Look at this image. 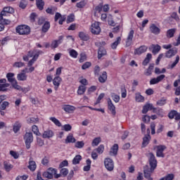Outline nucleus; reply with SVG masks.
Returning <instances> with one entry per match:
<instances>
[{
  "mask_svg": "<svg viewBox=\"0 0 180 180\" xmlns=\"http://www.w3.org/2000/svg\"><path fill=\"white\" fill-rule=\"evenodd\" d=\"M26 71H27V68L22 70L21 73L17 75L18 81H26L27 79V75H26Z\"/></svg>",
  "mask_w": 180,
  "mask_h": 180,
  "instance_id": "obj_18",
  "label": "nucleus"
},
{
  "mask_svg": "<svg viewBox=\"0 0 180 180\" xmlns=\"http://www.w3.org/2000/svg\"><path fill=\"white\" fill-rule=\"evenodd\" d=\"M122 41V38L120 37H117V39L115 41H114L112 44H111V49L112 50H116L117 49V46H119V44Z\"/></svg>",
  "mask_w": 180,
  "mask_h": 180,
  "instance_id": "obj_36",
  "label": "nucleus"
},
{
  "mask_svg": "<svg viewBox=\"0 0 180 180\" xmlns=\"http://www.w3.org/2000/svg\"><path fill=\"white\" fill-rule=\"evenodd\" d=\"M90 31L92 34H99L101 32V26H99V22L95 21L91 24Z\"/></svg>",
  "mask_w": 180,
  "mask_h": 180,
  "instance_id": "obj_7",
  "label": "nucleus"
},
{
  "mask_svg": "<svg viewBox=\"0 0 180 180\" xmlns=\"http://www.w3.org/2000/svg\"><path fill=\"white\" fill-rule=\"evenodd\" d=\"M108 80V72L106 71H103L102 74L98 77V82L101 84H105Z\"/></svg>",
  "mask_w": 180,
  "mask_h": 180,
  "instance_id": "obj_24",
  "label": "nucleus"
},
{
  "mask_svg": "<svg viewBox=\"0 0 180 180\" xmlns=\"http://www.w3.org/2000/svg\"><path fill=\"white\" fill-rule=\"evenodd\" d=\"M108 108L111 112L112 116H116V106H115L110 98L108 100Z\"/></svg>",
  "mask_w": 180,
  "mask_h": 180,
  "instance_id": "obj_12",
  "label": "nucleus"
},
{
  "mask_svg": "<svg viewBox=\"0 0 180 180\" xmlns=\"http://www.w3.org/2000/svg\"><path fill=\"white\" fill-rule=\"evenodd\" d=\"M148 162L149 165L150 167V169L152 171H154L157 168V165L158 164V161H157V158H155V155H154V153H149Z\"/></svg>",
  "mask_w": 180,
  "mask_h": 180,
  "instance_id": "obj_5",
  "label": "nucleus"
},
{
  "mask_svg": "<svg viewBox=\"0 0 180 180\" xmlns=\"http://www.w3.org/2000/svg\"><path fill=\"white\" fill-rule=\"evenodd\" d=\"M149 30L150 33H153V34L158 35L161 33V29L154 23L150 24Z\"/></svg>",
  "mask_w": 180,
  "mask_h": 180,
  "instance_id": "obj_11",
  "label": "nucleus"
},
{
  "mask_svg": "<svg viewBox=\"0 0 180 180\" xmlns=\"http://www.w3.org/2000/svg\"><path fill=\"white\" fill-rule=\"evenodd\" d=\"M6 77L7 78L8 82L11 84V86L13 88V89H16L17 91H23L22 86L18 84V80H16V78H15V73L8 72Z\"/></svg>",
  "mask_w": 180,
  "mask_h": 180,
  "instance_id": "obj_1",
  "label": "nucleus"
},
{
  "mask_svg": "<svg viewBox=\"0 0 180 180\" xmlns=\"http://www.w3.org/2000/svg\"><path fill=\"white\" fill-rule=\"evenodd\" d=\"M36 1V6L39 11H43L44 9V5L46 3L43 0H35Z\"/></svg>",
  "mask_w": 180,
  "mask_h": 180,
  "instance_id": "obj_28",
  "label": "nucleus"
},
{
  "mask_svg": "<svg viewBox=\"0 0 180 180\" xmlns=\"http://www.w3.org/2000/svg\"><path fill=\"white\" fill-rule=\"evenodd\" d=\"M84 146H85V143L83 141H77L75 145L76 148H84Z\"/></svg>",
  "mask_w": 180,
  "mask_h": 180,
  "instance_id": "obj_48",
  "label": "nucleus"
},
{
  "mask_svg": "<svg viewBox=\"0 0 180 180\" xmlns=\"http://www.w3.org/2000/svg\"><path fill=\"white\" fill-rule=\"evenodd\" d=\"M78 36L80 40H82V41H88V40L91 39L89 34L84 32H79Z\"/></svg>",
  "mask_w": 180,
  "mask_h": 180,
  "instance_id": "obj_20",
  "label": "nucleus"
},
{
  "mask_svg": "<svg viewBox=\"0 0 180 180\" xmlns=\"http://www.w3.org/2000/svg\"><path fill=\"white\" fill-rule=\"evenodd\" d=\"M56 11H57V7H48L46 9V12L49 15H54V12H56Z\"/></svg>",
  "mask_w": 180,
  "mask_h": 180,
  "instance_id": "obj_44",
  "label": "nucleus"
},
{
  "mask_svg": "<svg viewBox=\"0 0 180 180\" xmlns=\"http://www.w3.org/2000/svg\"><path fill=\"white\" fill-rule=\"evenodd\" d=\"M119 151V145L117 143H115L110 150L109 154L112 157H116L117 155V153Z\"/></svg>",
  "mask_w": 180,
  "mask_h": 180,
  "instance_id": "obj_17",
  "label": "nucleus"
},
{
  "mask_svg": "<svg viewBox=\"0 0 180 180\" xmlns=\"http://www.w3.org/2000/svg\"><path fill=\"white\" fill-rule=\"evenodd\" d=\"M86 91V87L85 86L80 85L77 89L78 95H84Z\"/></svg>",
  "mask_w": 180,
  "mask_h": 180,
  "instance_id": "obj_41",
  "label": "nucleus"
},
{
  "mask_svg": "<svg viewBox=\"0 0 180 180\" xmlns=\"http://www.w3.org/2000/svg\"><path fill=\"white\" fill-rule=\"evenodd\" d=\"M94 75H96V77H99V74L101 73V67H99V65H96L94 67Z\"/></svg>",
  "mask_w": 180,
  "mask_h": 180,
  "instance_id": "obj_51",
  "label": "nucleus"
},
{
  "mask_svg": "<svg viewBox=\"0 0 180 180\" xmlns=\"http://www.w3.org/2000/svg\"><path fill=\"white\" fill-rule=\"evenodd\" d=\"M58 46H60L58 42H57V40H53L52 41L51 44V48L52 49H57V47H58Z\"/></svg>",
  "mask_w": 180,
  "mask_h": 180,
  "instance_id": "obj_61",
  "label": "nucleus"
},
{
  "mask_svg": "<svg viewBox=\"0 0 180 180\" xmlns=\"http://www.w3.org/2000/svg\"><path fill=\"white\" fill-rule=\"evenodd\" d=\"M12 168H13V166H12L10 163L4 162V169L7 172H9Z\"/></svg>",
  "mask_w": 180,
  "mask_h": 180,
  "instance_id": "obj_53",
  "label": "nucleus"
},
{
  "mask_svg": "<svg viewBox=\"0 0 180 180\" xmlns=\"http://www.w3.org/2000/svg\"><path fill=\"white\" fill-rule=\"evenodd\" d=\"M179 60H180V58H179V55H177L176 56L175 60L172 64L168 65V68L170 70L175 68V67H176V65L178 64V63H179Z\"/></svg>",
  "mask_w": 180,
  "mask_h": 180,
  "instance_id": "obj_34",
  "label": "nucleus"
},
{
  "mask_svg": "<svg viewBox=\"0 0 180 180\" xmlns=\"http://www.w3.org/2000/svg\"><path fill=\"white\" fill-rule=\"evenodd\" d=\"M91 65H92V63H91V62H86L84 63L82 66V69L83 70H87V68H89V67H91Z\"/></svg>",
  "mask_w": 180,
  "mask_h": 180,
  "instance_id": "obj_60",
  "label": "nucleus"
},
{
  "mask_svg": "<svg viewBox=\"0 0 180 180\" xmlns=\"http://www.w3.org/2000/svg\"><path fill=\"white\" fill-rule=\"evenodd\" d=\"M75 19V15L73 13L70 14V15L68 16L67 23H71L74 22Z\"/></svg>",
  "mask_w": 180,
  "mask_h": 180,
  "instance_id": "obj_52",
  "label": "nucleus"
},
{
  "mask_svg": "<svg viewBox=\"0 0 180 180\" xmlns=\"http://www.w3.org/2000/svg\"><path fill=\"white\" fill-rule=\"evenodd\" d=\"M75 141H77V139L74 138V135H72V134H69L66 137L65 142L66 144H68L70 143H75Z\"/></svg>",
  "mask_w": 180,
  "mask_h": 180,
  "instance_id": "obj_32",
  "label": "nucleus"
},
{
  "mask_svg": "<svg viewBox=\"0 0 180 180\" xmlns=\"http://www.w3.org/2000/svg\"><path fill=\"white\" fill-rule=\"evenodd\" d=\"M148 49L147 46L142 45L134 50V54L135 56H141L143 53H146V51H147Z\"/></svg>",
  "mask_w": 180,
  "mask_h": 180,
  "instance_id": "obj_13",
  "label": "nucleus"
},
{
  "mask_svg": "<svg viewBox=\"0 0 180 180\" xmlns=\"http://www.w3.org/2000/svg\"><path fill=\"white\" fill-rule=\"evenodd\" d=\"M176 115V110H172L169 112L168 114V117L169 119H174V117H175V116Z\"/></svg>",
  "mask_w": 180,
  "mask_h": 180,
  "instance_id": "obj_59",
  "label": "nucleus"
},
{
  "mask_svg": "<svg viewBox=\"0 0 180 180\" xmlns=\"http://www.w3.org/2000/svg\"><path fill=\"white\" fill-rule=\"evenodd\" d=\"M167 150V146L164 145H160L157 146V150H156V156L164 158L165 157V155L164 154V150Z\"/></svg>",
  "mask_w": 180,
  "mask_h": 180,
  "instance_id": "obj_9",
  "label": "nucleus"
},
{
  "mask_svg": "<svg viewBox=\"0 0 180 180\" xmlns=\"http://www.w3.org/2000/svg\"><path fill=\"white\" fill-rule=\"evenodd\" d=\"M151 140V136L150 134L145 135L143 138L142 147H147L148 144H150V141Z\"/></svg>",
  "mask_w": 180,
  "mask_h": 180,
  "instance_id": "obj_26",
  "label": "nucleus"
},
{
  "mask_svg": "<svg viewBox=\"0 0 180 180\" xmlns=\"http://www.w3.org/2000/svg\"><path fill=\"white\" fill-rule=\"evenodd\" d=\"M49 120L52 122L53 124H55L58 127H61L62 124L60 120H58L57 118L55 117H49Z\"/></svg>",
  "mask_w": 180,
  "mask_h": 180,
  "instance_id": "obj_39",
  "label": "nucleus"
},
{
  "mask_svg": "<svg viewBox=\"0 0 180 180\" xmlns=\"http://www.w3.org/2000/svg\"><path fill=\"white\" fill-rule=\"evenodd\" d=\"M60 174L63 175V176H67V175H68V169L62 168L60 169Z\"/></svg>",
  "mask_w": 180,
  "mask_h": 180,
  "instance_id": "obj_62",
  "label": "nucleus"
},
{
  "mask_svg": "<svg viewBox=\"0 0 180 180\" xmlns=\"http://www.w3.org/2000/svg\"><path fill=\"white\" fill-rule=\"evenodd\" d=\"M170 18L174 19L176 22H179V16H178V13L176 12L172 13Z\"/></svg>",
  "mask_w": 180,
  "mask_h": 180,
  "instance_id": "obj_58",
  "label": "nucleus"
},
{
  "mask_svg": "<svg viewBox=\"0 0 180 180\" xmlns=\"http://www.w3.org/2000/svg\"><path fill=\"white\" fill-rule=\"evenodd\" d=\"M134 37V30H131L128 34V36H127V40H126V46L127 47H130V46H131V44H133Z\"/></svg>",
  "mask_w": 180,
  "mask_h": 180,
  "instance_id": "obj_10",
  "label": "nucleus"
},
{
  "mask_svg": "<svg viewBox=\"0 0 180 180\" xmlns=\"http://www.w3.org/2000/svg\"><path fill=\"white\" fill-rule=\"evenodd\" d=\"M176 54H178V48L174 47L167 51L165 56L166 58H172V57H175Z\"/></svg>",
  "mask_w": 180,
  "mask_h": 180,
  "instance_id": "obj_8",
  "label": "nucleus"
},
{
  "mask_svg": "<svg viewBox=\"0 0 180 180\" xmlns=\"http://www.w3.org/2000/svg\"><path fill=\"white\" fill-rule=\"evenodd\" d=\"M50 27H51L50 22L46 21L41 27V32L47 33L49 30H50Z\"/></svg>",
  "mask_w": 180,
  "mask_h": 180,
  "instance_id": "obj_30",
  "label": "nucleus"
},
{
  "mask_svg": "<svg viewBox=\"0 0 180 180\" xmlns=\"http://www.w3.org/2000/svg\"><path fill=\"white\" fill-rule=\"evenodd\" d=\"M32 130L34 134L36 136H40V131H39V127L37 125H33L32 127Z\"/></svg>",
  "mask_w": 180,
  "mask_h": 180,
  "instance_id": "obj_47",
  "label": "nucleus"
},
{
  "mask_svg": "<svg viewBox=\"0 0 180 180\" xmlns=\"http://www.w3.org/2000/svg\"><path fill=\"white\" fill-rule=\"evenodd\" d=\"M15 32L20 36H27V34H30V27L27 25H20L15 27Z\"/></svg>",
  "mask_w": 180,
  "mask_h": 180,
  "instance_id": "obj_2",
  "label": "nucleus"
},
{
  "mask_svg": "<svg viewBox=\"0 0 180 180\" xmlns=\"http://www.w3.org/2000/svg\"><path fill=\"white\" fill-rule=\"evenodd\" d=\"M61 81H63V79L60 76H56L53 79V84L54 85L55 91H58V88L60 87Z\"/></svg>",
  "mask_w": 180,
  "mask_h": 180,
  "instance_id": "obj_14",
  "label": "nucleus"
},
{
  "mask_svg": "<svg viewBox=\"0 0 180 180\" xmlns=\"http://www.w3.org/2000/svg\"><path fill=\"white\" fill-rule=\"evenodd\" d=\"M108 52L106 51V49L103 48V46H101L98 48V60H101L102 57H104V56H106Z\"/></svg>",
  "mask_w": 180,
  "mask_h": 180,
  "instance_id": "obj_23",
  "label": "nucleus"
},
{
  "mask_svg": "<svg viewBox=\"0 0 180 180\" xmlns=\"http://www.w3.org/2000/svg\"><path fill=\"white\" fill-rule=\"evenodd\" d=\"M63 130H64L65 131H71V130H72V127L70 124H66L63 125Z\"/></svg>",
  "mask_w": 180,
  "mask_h": 180,
  "instance_id": "obj_54",
  "label": "nucleus"
},
{
  "mask_svg": "<svg viewBox=\"0 0 180 180\" xmlns=\"http://www.w3.org/2000/svg\"><path fill=\"white\" fill-rule=\"evenodd\" d=\"M81 160H82V156L80 155H77L72 160L73 165H77V164H79Z\"/></svg>",
  "mask_w": 180,
  "mask_h": 180,
  "instance_id": "obj_40",
  "label": "nucleus"
},
{
  "mask_svg": "<svg viewBox=\"0 0 180 180\" xmlns=\"http://www.w3.org/2000/svg\"><path fill=\"white\" fill-rule=\"evenodd\" d=\"M37 167V165H36V162L33 161L32 158H30V161H29V165H28V168L31 170V171H36V168Z\"/></svg>",
  "mask_w": 180,
  "mask_h": 180,
  "instance_id": "obj_31",
  "label": "nucleus"
},
{
  "mask_svg": "<svg viewBox=\"0 0 180 180\" xmlns=\"http://www.w3.org/2000/svg\"><path fill=\"white\" fill-rule=\"evenodd\" d=\"M101 141H102L101 137L95 138L91 143L92 147H96V146L99 145V143H101Z\"/></svg>",
  "mask_w": 180,
  "mask_h": 180,
  "instance_id": "obj_45",
  "label": "nucleus"
},
{
  "mask_svg": "<svg viewBox=\"0 0 180 180\" xmlns=\"http://www.w3.org/2000/svg\"><path fill=\"white\" fill-rule=\"evenodd\" d=\"M75 109V106L70 105H65L63 107V110H65V112H66L67 113H73Z\"/></svg>",
  "mask_w": 180,
  "mask_h": 180,
  "instance_id": "obj_27",
  "label": "nucleus"
},
{
  "mask_svg": "<svg viewBox=\"0 0 180 180\" xmlns=\"http://www.w3.org/2000/svg\"><path fill=\"white\" fill-rule=\"evenodd\" d=\"M111 98L115 103H119V102H120V96L116 94L115 93L111 94Z\"/></svg>",
  "mask_w": 180,
  "mask_h": 180,
  "instance_id": "obj_42",
  "label": "nucleus"
},
{
  "mask_svg": "<svg viewBox=\"0 0 180 180\" xmlns=\"http://www.w3.org/2000/svg\"><path fill=\"white\" fill-rule=\"evenodd\" d=\"M164 78H165V75H160V76H158L156 78L154 77L150 80V85H155V84L161 82V81H162Z\"/></svg>",
  "mask_w": 180,
  "mask_h": 180,
  "instance_id": "obj_16",
  "label": "nucleus"
},
{
  "mask_svg": "<svg viewBox=\"0 0 180 180\" xmlns=\"http://www.w3.org/2000/svg\"><path fill=\"white\" fill-rule=\"evenodd\" d=\"M153 172H154V170H151V167L147 169H145L143 171V174H144V177L145 178H150V176H151V174H153Z\"/></svg>",
  "mask_w": 180,
  "mask_h": 180,
  "instance_id": "obj_43",
  "label": "nucleus"
},
{
  "mask_svg": "<svg viewBox=\"0 0 180 180\" xmlns=\"http://www.w3.org/2000/svg\"><path fill=\"white\" fill-rule=\"evenodd\" d=\"M136 102L142 103L144 102V96L141 95V93L138 92L135 94Z\"/></svg>",
  "mask_w": 180,
  "mask_h": 180,
  "instance_id": "obj_35",
  "label": "nucleus"
},
{
  "mask_svg": "<svg viewBox=\"0 0 180 180\" xmlns=\"http://www.w3.org/2000/svg\"><path fill=\"white\" fill-rule=\"evenodd\" d=\"M84 61H86V54L85 53H80V58L79 59V63H84Z\"/></svg>",
  "mask_w": 180,
  "mask_h": 180,
  "instance_id": "obj_55",
  "label": "nucleus"
},
{
  "mask_svg": "<svg viewBox=\"0 0 180 180\" xmlns=\"http://www.w3.org/2000/svg\"><path fill=\"white\" fill-rule=\"evenodd\" d=\"M153 70H154V63H151L149 65V67L145 72V75H146L147 77H150V75L153 74Z\"/></svg>",
  "mask_w": 180,
  "mask_h": 180,
  "instance_id": "obj_37",
  "label": "nucleus"
},
{
  "mask_svg": "<svg viewBox=\"0 0 180 180\" xmlns=\"http://www.w3.org/2000/svg\"><path fill=\"white\" fill-rule=\"evenodd\" d=\"M85 6H86V1L85 0H82L76 4V8L79 9H84Z\"/></svg>",
  "mask_w": 180,
  "mask_h": 180,
  "instance_id": "obj_38",
  "label": "nucleus"
},
{
  "mask_svg": "<svg viewBox=\"0 0 180 180\" xmlns=\"http://www.w3.org/2000/svg\"><path fill=\"white\" fill-rule=\"evenodd\" d=\"M23 139L25 141V147L27 150L30 149L31 144L33 143V133L26 132L23 136Z\"/></svg>",
  "mask_w": 180,
  "mask_h": 180,
  "instance_id": "obj_4",
  "label": "nucleus"
},
{
  "mask_svg": "<svg viewBox=\"0 0 180 180\" xmlns=\"http://www.w3.org/2000/svg\"><path fill=\"white\" fill-rule=\"evenodd\" d=\"M153 112L155 113L158 116H159V117H164V116L165 115V112L164 111V109L160 107H153Z\"/></svg>",
  "mask_w": 180,
  "mask_h": 180,
  "instance_id": "obj_19",
  "label": "nucleus"
},
{
  "mask_svg": "<svg viewBox=\"0 0 180 180\" xmlns=\"http://www.w3.org/2000/svg\"><path fill=\"white\" fill-rule=\"evenodd\" d=\"M22 128V124L19 121H16L13 126V131L14 133H18Z\"/></svg>",
  "mask_w": 180,
  "mask_h": 180,
  "instance_id": "obj_29",
  "label": "nucleus"
},
{
  "mask_svg": "<svg viewBox=\"0 0 180 180\" xmlns=\"http://www.w3.org/2000/svg\"><path fill=\"white\" fill-rule=\"evenodd\" d=\"M104 165L108 171H113L115 169V162L110 158H106L104 159Z\"/></svg>",
  "mask_w": 180,
  "mask_h": 180,
  "instance_id": "obj_6",
  "label": "nucleus"
},
{
  "mask_svg": "<svg viewBox=\"0 0 180 180\" xmlns=\"http://www.w3.org/2000/svg\"><path fill=\"white\" fill-rule=\"evenodd\" d=\"M69 54L72 58H77V57H78V52L75 51V49H71L69 51Z\"/></svg>",
  "mask_w": 180,
  "mask_h": 180,
  "instance_id": "obj_46",
  "label": "nucleus"
},
{
  "mask_svg": "<svg viewBox=\"0 0 180 180\" xmlns=\"http://www.w3.org/2000/svg\"><path fill=\"white\" fill-rule=\"evenodd\" d=\"M154 109V105L151 103H147L145 105H143V109H142V113L143 115H146L148 110H153Z\"/></svg>",
  "mask_w": 180,
  "mask_h": 180,
  "instance_id": "obj_22",
  "label": "nucleus"
},
{
  "mask_svg": "<svg viewBox=\"0 0 180 180\" xmlns=\"http://www.w3.org/2000/svg\"><path fill=\"white\" fill-rule=\"evenodd\" d=\"M13 66L15 68H22V67H25V63L23 62H15L13 63Z\"/></svg>",
  "mask_w": 180,
  "mask_h": 180,
  "instance_id": "obj_49",
  "label": "nucleus"
},
{
  "mask_svg": "<svg viewBox=\"0 0 180 180\" xmlns=\"http://www.w3.org/2000/svg\"><path fill=\"white\" fill-rule=\"evenodd\" d=\"M8 106H9V102L4 101L1 105L0 109L1 110H6Z\"/></svg>",
  "mask_w": 180,
  "mask_h": 180,
  "instance_id": "obj_50",
  "label": "nucleus"
},
{
  "mask_svg": "<svg viewBox=\"0 0 180 180\" xmlns=\"http://www.w3.org/2000/svg\"><path fill=\"white\" fill-rule=\"evenodd\" d=\"M152 49V53L153 54H158V53L161 51V46H160L159 44H153Z\"/></svg>",
  "mask_w": 180,
  "mask_h": 180,
  "instance_id": "obj_33",
  "label": "nucleus"
},
{
  "mask_svg": "<svg viewBox=\"0 0 180 180\" xmlns=\"http://www.w3.org/2000/svg\"><path fill=\"white\" fill-rule=\"evenodd\" d=\"M54 136V131L51 129H47L42 134L43 139H51Z\"/></svg>",
  "mask_w": 180,
  "mask_h": 180,
  "instance_id": "obj_21",
  "label": "nucleus"
},
{
  "mask_svg": "<svg viewBox=\"0 0 180 180\" xmlns=\"http://www.w3.org/2000/svg\"><path fill=\"white\" fill-rule=\"evenodd\" d=\"M174 178H175L174 174H169L165 176V180H174Z\"/></svg>",
  "mask_w": 180,
  "mask_h": 180,
  "instance_id": "obj_63",
  "label": "nucleus"
},
{
  "mask_svg": "<svg viewBox=\"0 0 180 180\" xmlns=\"http://www.w3.org/2000/svg\"><path fill=\"white\" fill-rule=\"evenodd\" d=\"M27 178H29V176L25 174L22 176H18L15 179V180H26L27 179Z\"/></svg>",
  "mask_w": 180,
  "mask_h": 180,
  "instance_id": "obj_64",
  "label": "nucleus"
},
{
  "mask_svg": "<svg viewBox=\"0 0 180 180\" xmlns=\"http://www.w3.org/2000/svg\"><path fill=\"white\" fill-rule=\"evenodd\" d=\"M36 18H37V14L36 13H32L30 15V22L32 23L36 22Z\"/></svg>",
  "mask_w": 180,
  "mask_h": 180,
  "instance_id": "obj_57",
  "label": "nucleus"
},
{
  "mask_svg": "<svg viewBox=\"0 0 180 180\" xmlns=\"http://www.w3.org/2000/svg\"><path fill=\"white\" fill-rule=\"evenodd\" d=\"M14 12L15 9L13 8L10 6L4 7L0 13V22L8 24V22L5 21L6 19H4V16H6L7 13H13Z\"/></svg>",
  "mask_w": 180,
  "mask_h": 180,
  "instance_id": "obj_3",
  "label": "nucleus"
},
{
  "mask_svg": "<svg viewBox=\"0 0 180 180\" xmlns=\"http://www.w3.org/2000/svg\"><path fill=\"white\" fill-rule=\"evenodd\" d=\"M96 151L98 154H103V151H105V146L103 145H100L96 148Z\"/></svg>",
  "mask_w": 180,
  "mask_h": 180,
  "instance_id": "obj_56",
  "label": "nucleus"
},
{
  "mask_svg": "<svg viewBox=\"0 0 180 180\" xmlns=\"http://www.w3.org/2000/svg\"><path fill=\"white\" fill-rule=\"evenodd\" d=\"M175 33H176V28L169 29L166 32V37L167 39H172L175 36Z\"/></svg>",
  "mask_w": 180,
  "mask_h": 180,
  "instance_id": "obj_25",
  "label": "nucleus"
},
{
  "mask_svg": "<svg viewBox=\"0 0 180 180\" xmlns=\"http://www.w3.org/2000/svg\"><path fill=\"white\" fill-rule=\"evenodd\" d=\"M59 19L58 23L59 25H63L64 23V22H65V15H62L61 13L57 12L55 14V17H54V20L55 22H57Z\"/></svg>",
  "mask_w": 180,
  "mask_h": 180,
  "instance_id": "obj_15",
  "label": "nucleus"
}]
</instances>
